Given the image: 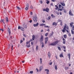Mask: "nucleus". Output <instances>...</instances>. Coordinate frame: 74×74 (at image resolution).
<instances>
[{
    "label": "nucleus",
    "mask_w": 74,
    "mask_h": 74,
    "mask_svg": "<svg viewBox=\"0 0 74 74\" xmlns=\"http://www.w3.org/2000/svg\"><path fill=\"white\" fill-rule=\"evenodd\" d=\"M58 8H59L58 7H57L56 8V10H58Z\"/></svg>",
    "instance_id": "obj_60"
},
{
    "label": "nucleus",
    "mask_w": 74,
    "mask_h": 74,
    "mask_svg": "<svg viewBox=\"0 0 74 74\" xmlns=\"http://www.w3.org/2000/svg\"><path fill=\"white\" fill-rule=\"evenodd\" d=\"M26 46L27 47V48H29V47H30V44H29V45H27Z\"/></svg>",
    "instance_id": "obj_21"
},
{
    "label": "nucleus",
    "mask_w": 74,
    "mask_h": 74,
    "mask_svg": "<svg viewBox=\"0 0 74 74\" xmlns=\"http://www.w3.org/2000/svg\"><path fill=\"white\" fill-rule=\"evenodd\" d=\"M48 35V33H47L45 34V36H47Z\"/></svg>",
    "instance_id": "obj_45"
},
{
    "label": "nucleus",
    "mask_w": 74,
    "mask_h": 74,
    "mask_svg": "<svg viewBox=\"0 0 74 74\" xmlns=\"http://www.w3.org/2000/svg\"><path fill=\"white\" fill-rule=\"evenodd\" d=\"M51 1L53 2H55V1H56V0H51Z\"/></svg>",
    "instance_id": "obj_55"
},
{
    "label": "nucleus",
    "mask_w": 74,
    "mask_h": 74,
    "mask_svg": "<svg viewBox=\"0 0 74 74\" xmlns=\"http://www.w3.org/2000/svg\"><path fill=\"white\" fill-rule=\"evenodd\" d=\"M29 22H30V23H32V20H31L30 21H29Z\"/></svg>",
    "instance_id": "obj_59"
},
{
    "label": "nucleus",
    "mask_w": 74,
    "mask_h": 74,
    "mask_svg": "<svg viewBox=\"0 0 74 74\" xmlns=\"http://www.w3.org/2000/svg\"><path fill=\"white\" fill-rule=\"evenodd\" d=\"M7 22H8V18L7 17H6L5 18Z\"/></svg>",
    "instance_id": "obj_24"
},
{
    "label": "nucleus",
    "mask_w": 74,
    "mask_h": 74,
    "mask_svg": "<svg viewBox=\"0 0 74 74\" xmlns=\"http://www.w3.org/2000/svg\"><path fill=\"white\" fill-rule=\"evenodd\" d=\"M60 58H63V54L62 53L60 54Z\"/></svg>",
    "instance_id": "obj_18"
},
{
    "label": "nucleus",
    "mask_w": 74,
    "mask_h": 74,
    "mask_svg": "<svg viewBox=\"0 0 74 74\" xmlns=\"http://www.w3.org/2000/svg\"><path fill=\"white\" fill-rule=\"evenodd\" d=\"M40 3L41 4H42V1H40Z\"/></svg>",
    "instance_id": "obj_57"
},
{
    "label": "nucleus",
    "mask_w": 74,
    "mask_h": 74,
    "mask_svg": "<svg viewBox=\"0 0 74 74\" xmlns=\"http://www.w3.org/2000/svg\"><path fill=\"white\" fill-rule=\"evenodd\" d=\"M72 30H74V26H73V27L72 28Z\"/></svg>",
    "instance_id": "obj_50"
},
{
    "label": "nucleus",
    "mask_w": 74,
    "mask_h": 74,
    "mask_svg": "<svg viewBox=\"0 0 74 74\" xmlns=\"http://www.w3.org/2000/svg\"><path fill=\"white\" fill-rule=\"evenodd\" d=\"M30 43V42L29 41H27L26 42V44L27 45L28 44H29Z\"/></svg>",
    "instance_id": "obj_40"
},
{
    "label": "nucleus",
    "mask_w": 74,
    "mask_h": 74,
    "mask_svg": "<svg viewBox=\"0 0 74 74\" xmlns=\"http://www.w3.org/2000/svg\"><path fill=\"white\" fill-rule=\"evenodd\" d=\"M44 26H45V27L46 28H47V27H49V26H45L44 25Z\"/></svg>",
    "instance_id": "obj_49"
},
{
    "label": "nucleus",
    "mask_w": 74,
    "mask_h": 74,
    "mask_svg": "<svg viewBox=\"0 0 74 74\" xmlns=\"http://www.w3.org/2000/svg\"><path fill=\"white\" fill-rule=\"evenodd\" d=\"M31 44L32 45H33V42H31Z\"/></svg>",
    "instance_id": "obj_56"
},
{
    "label": "nucleus",
    "mask_w": 74,
    "mask_h": 74,
    "mask_svg": "<svg viewBox=\"0 0 74 74\" xmlns=\"http://www.w3.org/2000/svg\"><path fill=\"white\" fill-rule=\"evenodd\" d=\"M56 14L57 15H59V13L58 12H57Z\"/></svg>",
    "instance_id": "obj_58"
},
{
    "label": "nucleus",
    "mask_w": 74,
    "mask_h": 74,
    "mask_svg": "<svg viewBox=\"0 0 74 74\" xmlns=\"http://www.w3.org/2000/svg\"><path fill=\"white\" fill-rule=\"evenodd\" d=\"M52 25L53 26H54V25H55V26H57V23H56V22H53V23Z\"/></svg>",
    "instance_id": "obj_16"
},
{
    "label": "nucleus",
    "mask_w": 74,
    "mask_h": 74,
    "mask_svg": "<svg viewBox=\"0 0 74 74\" xmlns=\"http://www.w3.org/2000/svg\"><path fill=\"white\" fill-rule=\"evenodd\" d=\"M48 55L49 56V58H51V53L49 52L48 53Z\"/></svg>",
    "instance_id": "obj_15"
},
{
    "label": "nucleus",
    "mask_w": 74,
    "mask_h": 74,
    "mask_svg": "<svg viewBox=\"0 0 74 74\" xmlns=\"http://www.w3.org/2000/svg\"><path fill=\"white\" fill-rule=\"evenodd\" d=\"M1 21L2 22H3V24H5L4 22V20L3 19H1Z\"/></svg>",
    "instance_id": "obj_31"
},
{
    "label": "nucleus",
    "mask_w": 74,
    "mask_h": 74,
    "mask_svg": "<svg viewBox=\"0 0 74 74\" xmlns=\"http://www.w3.org/2000/svg\"><path fill=\"white\" fill-rule=\"evenodd\" d=\"M58 22H61L62 21H61V20H60V19H58Z\"/></svg>",
    "instance_id": "obj_51"
},
{
    "label": "nucleus",
    "mask_w": 74,
    "mask_h": 74,
    "mask_svg": "<svg viewBox=\"0 0 74 74\" xmlns=\"http://www.w3.org/2000/svg\"><path fill=\"white\" fill-rule=\"evenodd\" d=\"M46 12H48L49 11V8H46Z\"/></svg>",
    "instance_id": "obj_17"
},
{
    "label": "nucleus",
    "mask_w": 74,
    "mask_h": 74,
    "mask_svg": "<svg viewBox=\"0 0 74 74\" xmlns=\"http://www.w3.org/2000/svg\"><path fill=\"white\" fill-rule=\"evenodd\" d=\"M74 24L73 22H71V23H70V26L71 27H72L73 26H74V25H73Z\"/></svg>",
    "instance_id": "obj_12"
},
{
    "label": "nucleus",
    "mask_w": 74,
    "mask_h": 74,
    "mask_svg": "<svg viewBox=\"0 0 74 74\" xmlns=\"http://www.w3.org/2000/svg\"><path fill=\"white\" fill-rule=\"evenodd\" d=\"M59 42V40H57L54 42H53L51 43L49 45H52L53 46H55Z\"/></svg>",
    "instance_id": "obj_2"
},
{
    "label": "nucleus",
    "mask_w": 74,
    "mask_h": 74,
    "mask_svg": "<svg viewBox=\"0 0 74 74\" xmlns=\"http://www.w3.org/2000/svg\"><path fill=\"white\" fill-rule=\"evenodd\" d=\"M33 19L34 20V22H37V17L36 16H35L33 17Z\"/></svg>",
    "instance_id": "obj_5"
},
{
    "label": "nucleus",
    "mask_w": 74,
    "mask_h": 74,
    "mask_svg": "<svg viewBox=\"0 0 74 74\" xmlns=\"http://www.w3.org/2000/svg\"><path fill=\"white\" fill-rule=\"evenodd\" d=\"M38 46H37L36 48V51H37L38 50Z\"/></svg>",
    "instance_id": "obj_32"
},
{
    "label": "nucleus",
    "mask_w": 74,
    "mask_h": 74,
    "mask_svg": "<svg viewBox=\"0 0 74 74\" xmlns=\"http://www.w3.org/2000/svg\"><path fill=\"white\" fill-rule=\"evenodd\" d=\"M69 15H71V16H73V13H72V12H71V10H70L69 12Z\"/></svg>",
    "instance_id": "obj_7"
},
{
    "label": "nucleus",
    "mask_w": 74,
    "mask_h": 74,
    "mask_svg": "<svg viewBox=\"0 0 74 74\" xmlns=\"http://www.w3.org/2000/svg\"><path fill=\"white\" fill-rule=\"evenodd\" d=\"M18 29H21V30L23 31L24 30H25V29H24L23 27H21L20 26H18Z\"/></svg>",
    "instance_id": "obj_3"
},
{
    "label": "nucleus",
    "mask_w": 74,
    "mask_h": 74,
    "mask_svg": "<svg viewBox=\"0 0 74 74\" xmlns=\"http://www.w3.org/2000/svg\"><path fill=\"white\" fill-rule=\"evenodd\" d=\"M62 40H63V44H66V40H65V39L63 37H62Z\"/></svg>",
    "instance_id": "obj_10"
},
{
    "label": "nucleus",
    "mask_w": 74,
    "mask_h": 74,
    "mask_svg": "<svg viewBox=\"0 0 74 74\" xmlns=\"http://www.w3.org/2000/svg\"><path fill=\"white\" fill-rule=\"evenodd\" d=\"M31 9H33V7L32 5H31Z\"/></svg>",
    "instance_id": "obj_52"
},
{
    "label": "nucleus",
    "mask_w": 74,
    "mask_h": 74,
    "mask_svg": "<svg viewBox=\"0 0 74 74\" xmlns=\"http://www.w3.org/2000/svg\"><path fill=\"white\" fill-rule=\"evenodd\" d=\"M39 24L38 23H37L36 24H34L33 25V26L34 27H36L37 26H38V25Z\"/></svg>",
    "instance_id": "obj_13"
},
{
    "label": "nucleus",
    "mask_w": 74,
    "mask_h": 74,
    "mask_svg": "<svg viewBox=\"0 0 74 74\" xmlns=\"http://www.w3.org/2000/svg\"><path fill=\"white\" fill-rule=\"evenodd\" d=\"M45 24H40V26H43V25H45Z\"/></svg>",
    "instance_id": "obj_28"
},
{
    "label": "nucleus",
    "mask_w": 74,
    "mask_h": 74,
    "mask_svg": "<svg viewBox=\"0 0 74 74\" xmlns=\"http://www.w3.org/2000/svg\"><path fill=\"white\" fill-rule=\"evenodd\" d=\"M68 35L69 37H71V34H70V33H69L68 34Z\"/></svg>",
    "instance_id": "obj_48"
},
{
    "label": "nucleus",
    "mask_w": 74,
    "mask_h": 74,
    "mask_svg": "<svg viewBox=\"0 0 74 74\" xmlns=\"http://www.w3.org/2000/svg\"><path fill=\"white\" fill-rule=\"evenodd\" d=\"M69 69V67H66L65 69V70H67Z\"/></svg>",
    "instance_id": "obj_46"
},
{
    "label": "nucleus",
    "mask_w": 74,
    "mask_h": 74,
    "mask_svg": "<svg viewBox=\"0 0 74 74\" xmlns=\"http://www.w3.org/2000/svg\"><path fill=\"white\" fill-rule=\"evenodd\" d=\"M29 5L28 4H27V7L25 8V10H28V8H29Z\"/></svg>",
    "instance_id": "obj_9"
},
{
    "label": "nucleus",
    "mask_w": 74,
    "mask_h": 74,
    "mask_svg": "<svg viewBox=\"0 0 74 74\" xmlns=\"http://www.w3.org/2000/svg\"><path fill=\"white\" fill-rule=\"evenodd\" d=\"M48 20H49V19H51V16H49L48 17Z\"/></svg>",
    "instance_id": "obj_53"
},
{
    "label": "nucleus",
    "mask_w": 74,
    "mask_h": 74,
    "mask_svg": "<svg viewBox=\"0 0 74 74\" xmlns=\"http://www.w3.org/2000/svg\"><path fill=\"white\" fill-rule=\"evenodd\" d=\"M71 32L72 34H74V31H73L72 30H71Z\"/></svg>",
    "instance_id": "obj_34"
},
{
    "label": "nucleus",
    "mask_w": 74,
    "mask_h": 74,
    "mask_svg": "<svg viewBox=\"0 0 74 74\" xmlns=\"http://www.w3.org/2000/svg\"><path fill=\"white\" fill-rule=\"evenodd\" d=\"M30 14L31 15H33V12H31L30 13Z\"/></svg>",
    "instance_id": "obj_61"
},
{
    "label": "nucleus",
    "mask_w": 74,
    "mask_h": 74,
    "mask_svg": "<svg viewBox=\"0 0 74 74\" xmlns=\"http://www.w3.org/2000/svg\"><path fill=\"white\" fill-rule=\"evenodd\" d=\"M57 48H58V50H59V51H61V48H60V47H57Z\"/></svg>",
    "instance_id": "obj_27"
},
{
    "label": "nucleus",
    "mask_w": 74,
    "mask_h": 74,
    "mask_svg": "<svg viewBox=\"0 0 74 74\" xmlns=\"http://www.w3.org/2000/svg\"><path fill=\"white\" fill-rule=\"evenodd\" d=\"M43 40H44V37H43V36L42 35L40 36V42H42Z\"/></svg>",
    "instance_id": "obj_4"
},
{
    "label": "nucleus",
    "mask_w": 74,
    "mask_h": 74,
    "mask_svg": "<svg viewBox=\"0 0 74 74\" xmlns=\"http://www.w3.org/2000/svg\"><path fill=\"white\" fill-rule=\"evenodd\" d=\"M49 1H46V3H47V4H49Z\"/></svg>",
    "instance_id": "obj_39"
},
{
    "label": "nucleus",
    "mask_w": 74,
    "mask_h": 74,
    "mask_svg": "<svg viewBox=\"0 0 74 74\" xmlns=\"http://www.w3.org/2000/svg\"><path fill=\"white\" fill-rule=\"evenodd\" d=\"M52 62H51L50 63H49V64L50 65H51V64H52Z\"/></svg>",
    "instance_id": "obj_63"
},
{
    "label": "nucleus",
    "mask_w": 74,
    "mask_h": 74,
    "mask_svg": "<svg viewBox=\"0 0 74 74\" xmlns=\"http://www.w3.org/2000/svg\"><path fill=\"white\" fill-rule=\"evenodd\" d=\"M66 37H67L66 35H64V38H66Z\"/></svg>",
    "instance_id": "obj_43"
},
{
    "label": "nucleus",
    "mask_w": 74,
    "mask_h": 74,
    "mask_svg": "<svg viewBox=\"0 0 74 74\" xmlns=\"http://www.w3.org/2000/svg\"><path fill=\"white\" fill-rule=\"evenodd\" d=\"M60 25L62 26L63 25V23H62V21L60 23Z\"/></svg>",
    "instance_id": "obj_29"
},
{
    "label": "nucleus",
    "mask_w": 74,
    "mask_h": 74,
    "mask_svg": "<svg viewBox=\"0 0 74 74\" xmlns=\"http://www.w3.org/2000/svg\"><path fill=\"white\" fill-rule=\"evenodd\" d=\"M23 42V40H20V43L21 44L22 43V42Z\"/></svg>",
    "instance_id": "obj_54"
},
{
    "label": "nucleus",
    "mask_w": 74,
    "mask_h": 74,
    "mask_svg": "<svg viewBox=\"0 0 74 74\" xmlns=\"http://www.w3.org/2000/svg\"><path fill=\"white\" fill-rule=\"evenodd\" d=\"M40 70H39V71H40L41 70H42V66H41L40 67Z\"/></svg>",
    "instance_id": "obj_19"
},
{
    "label": "nucleus",
    "mask_w": 74,
    "mask_h": 74,
    "mask_svg": "<svg viewBox=\"0 0 74 74\" xmlns=\"http://www.w3.org/2000/svg\"><path fill=\"white\" fill-rule=\"evenodd\" d=\"M42 48H43V47H44V43L42 42Z\"/></svg>",
    "instance_id": "obj_36"
},
{
    "label": "nucleus",
    "mask_w": 74,
    "mask_h": 74,
    "mask_svg": "<svg viewBox=\"0 0 74 74\" xmlns=\"http://www.w3.org/2000/svg\"><path fill=\"white\" fill-rule=\"evenodd\" d=\"M45 71H47L46 74H49V71L48 69H45Z\"/></svg>",
    "instance_id": "obj_11"
},
{
    "label": "nucleus",
    "mask_w": 74,
    "mask_h": 74,
    "mask_svg": "<svg viewBox=\"0 0 74 74\" xmlns=\"http://www.w3.org/2000/svg\"><path fill=\"white\" fill-rule=\"evenodd\" d=\"M60 11H62L63 10V9H60Z\"/></svg>",
    "instance_id": "obj_64"
},
{
    "label": "nucleus",
    "mask_w": 74,
    "mask_h": 74,
    "mask_svg": "<svg viewBox=\"0 0 74 74\" xmlns=\"http://www.w3.org/2000/svg\"><path fill=\"white\" fill-rule=\"evenodd\" d=\"M60 4L62 5V6H65V4L63 3L60 2Z\"/></svg>",
    "instance_id": "obj_14"
},
{
    "label": "nucleus",
    "mask_w": 74,
    "mask_h": 74,
    "mask_svg": "<svg viewBox=\"0 0 74 74\" xmlns=\"http://www.w3.org/2000/svg\"><path fill=\"white\" fill-rule=\"evenodd\" d=\"M51 16L52 18H55V17H56L55 16L53 15V14H51Z\"/></svg>",
    "instance_id": "obj_25"
},
{
    "label": "nucleus",
    "mask_w": 74,
    "mask_h": 74,
    "mask_svg": "<svg viewBox=\"0 0 74 74\" xmlns=\"http://www.w3.org/2000/svg\"><path fill=\"white\" fill-rule=\"evenodd\" d=\"M61 7H62V5H60V4H59V8H61Z\"/></svg>",
    "instance_id": "obj_47"
},
{
    "label": "nucleus",
    "mask_w": 74,
    "mask_h": 74,
    "mask_svg": "<svg viewBox=\"0 0 74 74\" xmlns=\"http://www.w3.org/2000/svg\"><path fill=\"white\" fill-rule=\"evenodd\" d=\"M71 55V54L70 53L68 54V57L69 58V60H70V56Z\"/></svg>",
    "instance_id": "obj_20"
},
{
    "label": "nucleus",
    "mask_w": 74,
    "mask_h": 74,
    "mask_svg": "<svg viewBox=\"0 0 74 74\" xmlns=\"http://www.w3.org/2000/svg\"><path fill=\"white\" fill-rule=\"evenodd\" d=\"M69 26H66V29H67V30H69Z\"/></svg>",
    "instance_id": "obj_37"
},
{
    "label": "nucleus",
    "mask_w": 74,
    "mask_h": 74,
    "mask_svg": "<svg viewBox=\"0 0 74 74\" xmlns=\"http://www.w3.org/2000/svg\"><path fill=\"white\" fill-rule=\"evenodd\" d=\"M53 32H51V34H50V37H51V36H52L53 35Z\"/></svg>",
    "instance_id": "obj_26"
},
{
    "label": "nucleus",
    "mask_w": 74,
    "mask_h": 74,
    "mask_svg": "<svg viewBox=\"0 0 74 74\" xmlns=\"http://www.w3.org/2000/svg\"><path fill=\"white\" fill-rule=\"evenodd\" d=\"M29 73L30 74H32L33 73V71H30Z\"/></svg>",
    "instance_id": "obj_41"
},
{
    "label": "nucleus",
    "mask_w": 74,
    "mask_h": 74,
    "mask_svg": "<svg viewBox=\"0 0 74 74\" xmlns=\"http://www.w3.org/2000/svg\"><path fill=\"white\" fill-rule=\"evenodd\" d=\"M55 70H57L58 69V68H57V66L55 65Z\"/></svg>",
    "instance_id": "obj_33"
},
{
    "label": "nucleus",
    "mask_w": 74,
    "mask_h": 74,
    "mask_svg": "<svg viewBox=\"0 0 74 74\" xmlns=\"http://www.w3.org/2000/svg\"><path fill=\"white\" fill-rule=\"evenodd\" d=\"M8 31L9 33V34H10L11 33V30H10V28H9V27H8Z\"/></svg>",
    "instance_id": "obj_8"
},
{
    "label": "nucleus",
    "mask_w": 74,
    "mask_h": 74,
    "mask_svg": "<svg viewBox=\"0 0 74 74\" xmlns=\"http://www.w3.org/2000/svg\"><path fill=\"white\" fill-rule=\"evenodd\" d=\"M32 40H34V39L35 38V36L34 35H33L32 36Z\"/></svg>",
    "instance_id": "obj_22"
},
{
    "label": "nucleus",
    "mask_w": 74,
    "mask_h": 74,
    "mask_svg": "<svg viewBox=\"0 0 74 74\" xmlns=\"http://www.w3.org/2000/svg\"><path fill=\"white\" fill-rule=\"evenodd\" d=\"M63 10H64V12H65V13H66V9H63Z\"/></svg>",
    "instance_id": "obj_38"
},
{
    "label": "nucleus",
    "mask_w": 74,
    "mask_h": 74,
    "mask_svg": "<svg viewBox=\"0 0 74 74\" xmlns=\"http://www.w3.org/2000/svg\"><path fill=\"white\" fill-rule=\"evenodd\" d=\"M48 38L46 37L45 38V44H47V41H48Z\"/></svg>",
    "instance_id": "obj_6"
},
{
    "label": "nucleus",
    "mask_w": 74,
    "mask_h": 74,
    "mask_svg": "<svg viewBox=\"0 0 74 74\" xmlns=\"http://www.w3.org/2000/svg\"><path fill=\"white\" fill-rule=\"evenodd\" d=\"M17 8L18 9V10H20L21 9L20 8H19V7L18 6H17Z\"/></svg>",
    "instance_id": "obj_42"
},
{
    "label": "nucleus",
    "mask_w": 74,
    "mask_h": 74,
    "mask_svg": "<svg viewBox=\"0 0 74 74\" xmlns=\"http://www.w3.org/2000/svg\"><path fill=\"white\" fill-rule=\"evenodd\" d=\"M10 39L9 38V40H12V36H10Z\"/></svg>",
    "instance_id": "obj_35"
},
{
    "label": "nucleus",
    "mask_w": 74,
    "mask_h": 74,
    "mask_svg": "<svg viewBox=\"0 0 74 74\" xmlns=\"http://www.w3.org/2000/svg\"><path fill=\"white\" fill-rule=\"evenodd\" d=\"M66 24H65L64 25V27H63V29L62 30V31L63 33H65V32H66H66H67V33H69V30L66 29Z\"/></svg>",
    "instance_id": "obj_1"
},
{
    "label": "nucleus",
    "mask_w": 74,
    "mask_h": 74,
    "mask_svg": "<svg viewBox=\"0 0 74 74\" xmlns=\"http://www.w3.org/2000/svg\"><path fill=\"white\" fill-rule=\"evenodd\" d=\"M61 48H63L64 49H66V47L63 46H62V47H61Z\"/></svg>",
    "instance_id": "obj_23"
},
{
    "label": "nucleus",
    "mask_w": 74,
    "mask_h": 74,
    "mask_svg": "<svg viewBox=\"0 0 74 74\" xmlns=\"http://www.w3.org/2000/svg\"><path fill=\"white\" fill-rule=\"evenodd\" d=\"M40 64H42V59L40 58Z\"/></svg>",
    "instance_id": "obj_44"
},
{
    "label": "nucleus",
    "mask_w": 74,
    "mask_h": 74,
    "mask_svg": "<svg viewBox=\"0 0 74 74\" xmlns=\"http://www.w3.org/2000/svg\"><path fill=\"white\" fill-rule=\"evenodd\" d=\"M23 36H24L25 37H26V35L25 34L23 35Z\"/></svg>",
    "instance_id": "obj_62"
},
{
    "label": "nucleus",
    "mask_w": 74,
    "mask_h": 74,
    "mask_svg": "<svg viewBox=\"0 0 74 74\" xmlns=\"http://www.w3.org/2000/svg\"><path fill=\"white\" fill-rule=\"evenodd\" d=\"M23 27H24L25 28H27V25H23Z\"/></svg>",
    "instance_id": "obj_30"
}]
</instances>
